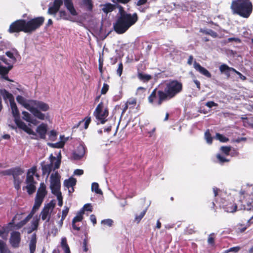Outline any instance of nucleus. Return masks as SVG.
<instances>
[{
    "instance_id": "nucleus-1",
    "label": "nucleus",
    "mask_w": 253,
    "mask_h": 253,
    "mask_svg": "<svg viewBox=\"0 0 253 253\" xmlns=\"http://www.w3.org/2000/svg\"><path fill=\"white\" fill-rule=\"evenodd\" d=\"M119 9L115 22L113 23L114 31L118 34H123L134 25L138 20L136 13L130 14L126 12L120 5H114L108 3L102 5V11L107 14L113 11L116 7Z\"/></svg>"
},
{
    "instance_id": "nucleus-2",
    "label": "nucleus",
    "mask_w": 253,
    "mask_h": 253,
    "mask_svg": "<svg viewBox=\"0 0 253 253\" xmlns=\"http://www.w3.org/2000/svg\"><path fill=\"white\" fill-rule=\"evenodd\" d=\"M44 18L39 17L29 21L18 20L12 23L9 28L10 33L23 31L25 33H31L39 28L43 23Z\"/></svg>"
},
{
    "instance_id": "nucleus-3",
    "label": "nucleus",
    "mask_w": 253,
    "mask_h": 253,
    "mask_svg": "<svg viewBox=\"0 0 253 253\" xmlns=\"http://www.w3.org/2000/svg\"><path fill=\"white\" fill-rule=\"evenodd\" d=\"M182 90V84L181 83L173 80L166 84L164 90H159L158 95L159 97L157 105H160L164 101L169 100L174 97Z\"/></svg>"
},
{
    "instance_id": "nucleus-4",
    "label": "nucleus",
    "mask_w": 253,
    "mask_h": 253,
    "mask_svg": "<svg viewBox=\"0 0 253 253\" xmlns=\"http://www.w3.org/2000/svg\"><path fill=\"white\" fill-rule=\"evenodd\" d=\"M231 7L235 13L246 18L249 17L252 11L251 2L244 0L233 1Z\"/></svg>"
},
{
    "instance_id": "nucleus-5",
    "label": "nucleus",
    "mask_w": 253,
    "mask_h": 253,
    "mask_svg": "<svg viewBox=\"0 0 253 253\" xmlns=\"http://www.w3.org/2000/svg\"><path fill=\"white\" fill-rule=\"evenodd\" d=\"M49 107L46 103L36 100H32V104L30 111L37 118L43 120L45 118L44 114L41 113L40 110L46 111Z\"/></svg>"
},
{
    "instance_id": "nucleus-6",
    "label": "nucleus",
    "mask_w": 253,
    "mask_h": 253,
    "mask_svg": "<svg viewBox=\"0 0 253 253\" xmlns=\"http://www.w3.org/2000/svg\"><path fill=\"white\" fill-rule=\"evenodd\" d=\"M10 105L12 115L14 118V121L17 126L29 134L36 135L35 132L32 129L29 127L25 123L20 120L19 118V112L15 102L14 101L10 104Z\"/></svg>"
},
{
    "instance_id": "nucleus-7",
    "label": "nucleus",
    "mask_w": 253,
    "mask_h": 253,
    "mask_svg": "<svg viewBox=\"0 0 253 253\" xmlns=\"http://www.w3.org/2000/svg\"><path fill=\"white\" fill-rule=\"evenodd\" d=\"M36 171V168L32 167L28 170L27 173V177L26 179V186L23 187V189L26 188L29 194H32L35 192L36 190V182L34 180V175Z\"/></svg>"
},
{
    "instance_id": "nucleus-8",
    "label": "nucleus",
    "mask_w": 253,
    "mask_h": 253,
    "mask_svg": "<svg viewBox=\"0 0 253 253\" xmlns=\"http://www.w3.org/2000/svg\"><path fill=\"white\" fill-rule=\"evenodd\" d=\"M96 119L104 124L106 121V118L108 116V110L104 107L102 102H100L96 108L94 113Z\"/></svg>"
},
{
    "instance_id": "nucleus-9",
    "label": "nucleus",
    "mask_w": 253,
    "mask_h": 253,
    "mask_svg": "<svg viewBox=\"0 0 253 253\" xmlns=\"http://www.w3.org/2000/svg\"><path fill=\"white\" fill-rule=\"evenodd\" d=\"M50 163L49 164L42 165V174H46L47 178L53 167V170L59 168L60 165V160L56 159L55 157L51 156Z\"/></svg>"
},
{
    "instance_id": "nucleus-10",
    "label": "nucleus",
    "mask_w": 253,
    "mask_h": 253,
    "mask_svg": "<svg viewBox=\"0 0 253 253\" xmlns=\"http://www.w3.org/2000/svg\"><path fill=\"white\" fill-rule=\"evenodd\" d=\"M50 185L52 193L60 192L61 186L60 176L58 172L52 173L50 177Z\"/></svg>"
},
{
    "instance_id": "nucleus-11",
    "label": "nucleus",
    "mask_w": 253,
    "mask_h": 253,
    "mask_svg": "<svg viewBox=\"0 0 253 253\" xmlns=\"http://www.w3.org/2000/svg\"><path fill=\"white\" fill-rule=\"evenodd\" d=\"M55 207V203L52 201L44 206L41 212L40 216L42 220H45V222H49L51 217V214Z\"/></svg>"
},
{
    "instance_id": "nucleus-12",
    "label": "nucleus",
    "mask_w": 253,
    "mask_h": 253,
    "mask_svg": "<svg viewBox=\"0 0 253 253\" xmlns=\"http://www.w3.org/2000/svg\"><path fill=\"white\" fill-rule=\"evenodd\" d=\"M12 68V65H9V66L6 67L3 66L1 63H0V78L3 79L10 82H12L13 81L9 79L7 76V74Z\"/></svg>"
},
{
    "instance_id": "nucleus-13",
    "label": "nucleus",
    "mask_w": 253,
    "mask_h": 253,
    "mask_svg": "<svg viewBox=\"0 0 253 253\" xmlns=\"http://www.w3.org/2000/svg\"><path fill=\"white\" fill-rule=\"evenodd\" d=\"M46 194V186L43 183H41L40 187L38 190L35 200L40 201L42 203Z\"/></svg>"
},
{
    "instance_id": "nucleus-14",
    "label": "nucleus",
    "mask_w": 253,
    "mask_h": 253,
    "mask_svg": "<svg viewBox=\"0 0 253 253\" xmlns=\"http://www.w3.org/2000/svg\"><path fill=\"white\" fill-rule=\"evenodd\" d=\"M20 242V234L18 232H13L11 233L10 243L14 248L18 247Z\"/></svg>"
},
{
    "instance_id": "nucleus-15",
    "label": "nucleus",
    "mask_w": 253,
    "mask_h": 253,
    "mask_svg": "<svg viewBox=\"0 0 253 253\" xmlns=\"http://www.w3.org/2000/svg\"><path fill=\"white\" fill-rule=\"evenodd\" d=\"M62 0H55L53 4L49 6L48 13L50 14H55L59 10L60 6L62 4Z\"/></svg>"
},
{
    "instance_id": "nucleus-16",
    "label": "nucleus",
    "mask_w": 253,
    "mask_h": 253,
    "mask_svg": "<svg viewBox=\"0 0 253 253\" xmlns=\"http://www.w3.org/2000/svg\"><path fill=\"white\" fill-rule=\"evenodd\" d=\"M193 66L195 70L200 72L201 74L208 78L211 77V73L206 68L202 67L200 64L197 63L196 61L194 62Z\"/></svg>"
},
{
    "instance_id": "nucleus-17",
    "label": "nucleus",
    "mask_w": 253,
    "mask_h": 253,
    "mask_svg": "<svg viewBox=\"0 0 253 253\" xmlns=\"http://www.w3.org/2000/svg\"><path fill=\"white\" fill-rule=\"evenodd\" d=\"M17 101L24 106L26 109L30 110L32 104V100L27 101L23 96L18 95L16 97Z\"/></svg>"
},
{
    "instance_id": "nucleus-18",
    "label": "nucleus",
    "mask_w": 253,
    "mask_h": 253,
    "mask_svg": "<svg viewBox=\"0 0 253 253\" xmlns=\"http://www.w3.org/2000/svg\"><path fill=\"white\" fill-rule=\"evenodd\" d=\"M85 154V148L83 145H80L77 150L73 153V158L75 160H79L82 158Z\"/></svg>"
},
{
    "instance_id": "nucleus-19",
    "label": "nucleus",
    "mask_w": 253,
    "mask_h": 253,
    "mask_svg": "<svg viewBox=\"0 0 253 253\" xmlns=\"http://www.w3.org/2000/svg\"><path fill=\"white\" fill-rule=\"evenodd\" d=\"M5 54L10 58L9 61L12 64L16 62L17 58L19 56L18 52L16 49H13L12 51H7L6 52Z\"/></svg>"
},
{
    "instance_id": "nucleus-20",
    "label": "nucleus",
    "mask_w": 253,
    "mask_h": 253,
    "mask_svg": "<svg viewBox=\"0 0 253 253\" xmlns=\"http://www.w3.org/2000/svg\"><path fill=\"white\" fill-rule=\"evenodd\" d=\"M47 126L43 123L40 125L37 128L36 131L40 136L41 138L44 139L47 132Z\"/></svg>"
},
{
    "instance_id": "nucleus-21",
    "label": "nucleus",
    "mask_w": 253,
    "mask_h": 253,
    "mask_svg": "<svg viewBox=\"0 0 253 253\" xmlns=\"http://www.w3.org/2000/svg\"><path fill=\"white\" fill-rule=\"evenodd\" d=\"M0 92L1 93V96H2L4 100L5 101H6V100L8 99L10 102V104L14 101V99L12 94L8 92L5 89H0Z\"/></svg>"
},
{
    "instance_id": "nucleus-22",
    "label": "nucleus",
    "mask_w": 253,
    "mask_h": 253,
    "mask_svg": "<svg viewBox=\"0 0 253 253\" xmlns=\"http://www.w3.org/2000/svg\"><path fill=\"white\" fill-rule=\"evenodd\" d=\"M64 5L73 15H77V13L75 9L71 0H64Z\"/></svg>"
},
{
    "instance_id": "nucleus-23",
    "label": "nucleus",
    "mask_w": 253,
    "mask_h": 253,
    "mask_svg": "<svg viewBox=\"0 0 253 253\" xmlns=\"http://www.w3.org/2000/svg\"><path fill=\"white\" fill-rule=\"evenodd\" d=\"M36 243H37L36 235L35 234H34L31 236L30 242L29 243V248H30V253H34V252L36 250Z\"/></svg>"
},
{
    "instance_id": "nucleus-24",
    "label": "nucleus",
    "mask_w": 253,
    "mask_h": 253,
    "mask_svg": "<svg viewBox=\"0 0 253 253\" xmlns=\"http://www.w3.org/2000/svg\"><path fill=\"white\" fill-rule=\"evenodd\" d=\"M76 183V180L75 178L70 177L68 179L65 180L64 182V185L67 188L73 187Z\"/></svg>"
},
{
    "instance_id": "nucleus-25",
    "label": "nucleus",
    "mask_w": 253,
    "mask_h": 253,
    "mask_svg": "<svg viewBox=\"0 0 253 253\" xmlns=\"http://www.w3.org/2000/svg\"><path fill=\"white\" fill-rule=\"evenodd\" d=\"M61 245L62 248L65 252V253H70V249L67 244L66 238L64 237L62 238Z\"/></svg>"
},
{
    "instance_id": "nucleus-26",
    "label": "nucleus",
    "mask_w": 253,
    "mask_h": 253,
    "mask_svg": "<svg viewBox=\"0 0 253 253\" xmlns=\"http://www.w3.org/2000/svg\"><path fill=\"white\" fill-rule=\"evenodd\" d=\"M82 5L88 10H91L92 9L91 0H83Z\"/></svg>"
},
{
    "instance_id": "nucleus-27",
    "label": "nucleus",
    "mask_w": 253,
    "mask_h": 253,
    "mask_svg": "<svg viewBox=\"0 0 253 253\" xmlns=\"http://www.w3.org/2000/svg\"><path fill=\"white\" fill-rule=\"evenodd\" d=\"M14 187L18 190L20 189L21 184L23 181V178H20L19 177H13Z\"/></svg>"
},
{
    "instance_id": "nucleus-28",
    "label": "nucleus",
    "mask_w": 253,
    "mask_h": 253,
    "mask_svg": "<svg viewBox=\"0 0 253 253\" xmlns=\"http://www.w3.org/2000/svg\"><path fill=\"white\" fill-rule=\"evenodd\" d=\"M39 221H40V218L38 217H36L33 218V219L31 222V232L32 231L36 230L38 229Z\"/></svg>"
},
{
    "instance_id": "nucleus-29",
    "label": "nucleus",
    "mask_w": 253,
    "mask_h": 253,
    "mask_svg": "<svg viewBox=\"0 0 253 253\" xmlns=\"http://www.w3.org/2000/svg\"><path fill=\"white\" fill-rule=\"evenodd\" d=\"M33 216V215L30 213L29 215L25 219H24L20 222L18 223L16 225V226L18 227V228L22 227L31 219Z\"/></svg>"
},
{
    "instance_id": "nucleus-30",
    "label": "nucleus",
    "mask_w": 253,
    "mask_h": 253,
    "mask_svg": "<svg viewBox=\"0 0 253 253\" xmlns=\"http://www.w3.org/2000/svg\"><path fill=\"white\" fill-rule=\"evenodd\" d=\"M12 175L13 177H19L20 175H22L24 171L19 168H16L12 169Z\"/></svg>"
},
{
    "instance_id": "nucleus-31",
    "label": "nucleus",
    "mask_w": 253,
    "mask_h": 253,
    "mask_svg": "<svg viewBox=\"0 0 253 253\" xmlns=\"http://www.w3.org/2000/svg\"><path fill=\"white\" fill-rule=\"evenodd\" d=\"M91 190L97 194H102V191L99 188V185L96 182H93L92 183Z\"/></svg>"
},
{
    "instance_id": "nucleus-32",
    "label": "nucleus",
    "mask_w": 253,
    "mask_h": 253,
    "mask_svg": "<svg viewBox=\"0 0 253 253\" xmlns=\"http://www.w3.org/2000/svg\"><path fill=\"white\" fill-rule=\"evenodd\" d=\"M138 78L141 81L147 82L151 79L152 77L149 75L143 74L142 73H139L138 74Z\"/></svg>"
},
{
    "instance_id": "nucleus-33",
    "label": "nucleus",
    "mask_w": 253,
    "mask_h": 253,
    "mask_svg": "<svg viewBox=\"0 0 253 253\" xmlns=\"http://www.w3.org/2000/svg\"><path fill=\"white\" fill-rule=\"evenodd\" d=\"M84 214V210H82L79 212L77 215L73 218L72 221L77 222L81 221L83 218V214Z\"/></svg>"
},
{
    "instance_id": "nucleus-34",
    "label": "nucleus",
    "mask_w": 253,
    "mask_h": 253,
    "mask_svg": "<svg viewBox=\"0 0 253 253\" xmlns=\"http://www.w3.org/2000/svg\"><path fill=\"white\" fill-rule=\"evenodd\" d=\"M0 253H11L7 249L5 243L0 240Z\"/></svg>"
},
{
    "instance_id": "nucleus-35",
    "label": "nucleus",
    "mask_w": 253,
    "mask_h": 253,
    "mask_svg": "<svg viewBox=\"0 0 253 253\" xmlns=\"http://www.w3.org/2000/svg\"><path fill=\"white\" fill-rule=\"evenodd\" d=\"M42 203V202H41L40 201L35 200V204L33 207V209L30 213L33 215L35 214V213L39 209Z\"/></svg>"
},
{
    "instance_id": "nucleus-36",
    "label": "nucleus",
    "mask_w": 253,
    "mask_h": 253,
    "mask_svg": "<svg viewBox=\"0 0 253 253\" xmlns=\"http://www.w3.org/2000/svg\"><path fill=\"white\" fill-rule=\"evenodd\" d=\"M205 138L208 143L211 144L212 143V138L211 135L210 130L209 129H208L205 133Z\"/></svg>"
},
{
    "instance_id": "nucleus-37",
    "label": "nucleus",
    "mask_w": 253,
    "mask_h": 253,
    "mask_svg": "<svg viewBox=\"0 0 253 253\" xmlns=\"http://www.w3.org/2000/svg\"><path fill=\"white\" fill-rule=\"evenodd\" d=\"M201 31L203 32L207 35L211 36L213 38H216L217 37V34L215 32L211 29L204 31H202V30H201Z\"/></svg>"
},
{
    "instance_id": "nucleus-38",
    "label": "nucleus",
    "mask_w": 253,
    "mask_h": 253,
    "mask_svg": "<svg viewBox=\"0 0 253 253\" xmlns=\"http://www.w3.org/2000/svg\"><path fill=\"white\" fill-rule=\"evenodd\" d=\"M156 95H157V90H156V89H155L152 91V92L151 93V94L148 97V100L150 103H152L153 102L154 99L156 98Z\"/></svg>"
},
{
    "instance_id": "nucleus-39",
    "label": "nucleus",
    "mask_w": 253,
    "mask_h": 253,
    "mask_svg": "<svg viewBox=\"0 0 253 253\" xmlns=\"http://www.w3.org/2000/svg\"><path fill=\"white\" fill-rule=\"evenodd\" d=\"M215 138L222 142H226L229 140L227 138L219 133L216 134Z\"/></svg>"
},
{
    "instance_id": "nucleus-40",
    "label": "nucleus",
    "mask_w": 253,
    "mask_h": 253,
    "mask_svg": "<svg viewBox=\"0 0 253 253\" xmlns=\"http://www.w3.org/2000/svg\"><path fill=\"white\" fill-rule=\"evenodd\" d=\"M53 194L57 197V200L58 201V205L60 207L62 206L63 205V201L61 192L60 191L54 193Z\"/></svg>"
},
{
    "instance_id": "nucleus-41",
    "label": "nucleus",
    "mask_w": 253,
    "mask_h": 253,
    "mask_svg": "<svg viewBox=\"0 0 253 253\" xmlns=\"http://www.w3.org/2000/svg\"><path fill=\"white\" fill-rule=\"evenodd\" d=\"M23 114V119L25 121H27V122H29L31 119L32 118V117L31 115L27 112L26 111H23L22 112Z\"/></svg>"
},
{
    "instance_id": "nucleus-42",
    "label": "nucleus",
    "mask_w": 253,
    "mask_h": 253,
    "mask_svg": "<svg viewBox=\"0 0 253 253\" xmlns=\"http://www.w3.org/2000/svg\"><path fill=\"white\" fill-rule=\"evenodd\" d=\"M241 249L239 246L234 247L230 248L229 249L225 251V253H228L230 252L238 253Z\"/></svg>"
},
{
    "instance_id": "nucleus-43",
    "label": "nucleus",
    "mask_w": 253,
    "mask_h": 253,
    "mask_svg": "<svg viewBox=\"0 0 253 253\" xmlns=\"http://www.w3.org/2000/svg\"><path fill=\"white\" fill-rule=\"evenodd\" d=\"M146 211V210H145L140 213L139 215H136L135 216V220L136 221H137V223L139 222L141 219L143 218V217L144 216Z\"/></svg>"
},
{
    "instance_id": "nucleus-44",
    "label": "nucleus",
    "mask_w": 253,
    "mask_h": 253,
    "mask_svg": "<svg viewBox=\"0 0 253 253\" xmlns=\"http://www.w3.org/2000/svg\"><path fill=\"white\" fill-rule=\"evenodd\" d=\"M220 150L225 154L228 155L231 150V147L229 146H222L220 148Z\"/></svg>"
},
{
    "instance_id": "nucleus-45",
    "label": "nucleus",
    "mask_w": 253,
    "mask_h": 253,
    "mask_svg": "<svg viewBox=\"0 0 253 253\" xmlns=\"http://www.w3.org/2000/svg\"><path fill=\"white\" fill-rule=\"evenodd\" d=\"M113 220L111 219H107L101 221V223L104 225H106L111 227L113 224Z\"/></svg>"
},
{
    "instance_id": "nucleus-46",
    "label": "nucleus",
    "mask_w": 253,
    "mask_h": 253,
    "mask_svg": "<svg viewBox=\"0 0 253 253\" xmlns=\"http://www.w3.org/2000/svg\"><path fill=\"white\" fill-rule=\"evenodd\" d=\"M237 205H234L230 207H228L226 209V211L228 212H234L237 210Z\"/></svg>"
},
{
    "instance_id": "nucleus-47",
    "label": "nucleus",
    "mask_w": 253,
    "mask_h": 253,
    "mask_svg": "<svg viewBox=\"0 0 253 253\" xmlns=\"http://www.w3.org/2000/svg\"><path fill=\"white\" fill-rule=\"evenodd\" d=\"M48 145L53 147L62 148L63 147V146L64 145V143L63 142L61 141V142L56 143L55 144L48 143Z\"/></svg>"
},
{
    "instance_id": "nucleus-48",
    "label": "nucleus",
    "mask_w": 253,
    "mask_h": 253,
    "mask_svg": "<svg viewBox=\"0 0 253 253\" xmlns=\"http://www.w3.org/2000/svg\"><path fill=\"white\" fill-rule=\"evenodd\" d=\"M229 67L226 64H222L219 67V70L221 73L229 71Z\"/></svg>"
},
{
    "instance_id": "nucleus-49",
    "label": "nucleus",
    "mask_w": 253,
    "mask_h": 253,
    "mask_svg": "<svg viewBox=\"0 0 253 253\" xmlns=\"http://www.w3.org/2000/svg\"><path fill=\"white\" fill-rule=\"evenodd\" d=\"M216 157H217V159L219 161L220 163H223L224 162H229V160H228L226 158L221 156L219 154L217 155Z\"/></svg>"
},
{
    "instance_id": "nucleus-50",
    "label": "nucleus",
    "mask_w": 253,
    "mask_h": 253,
    "mask_svg": "<svg viewBox=\"0 0 253 253\" xmlns=\"http://www.w3.org/2000/svg\"><path fill=\"white\" fill-rule=\"evenodd\" d=\"M109 89V85L107 84H104L103 87L101 89V93L103 94H105Z\"/></svg>"
},
{
    "instance_id": "nucleus-51",
    "label": "nucleus",
    "mask_w": 253,
    "mask_h": 253,
    "mask_svg": "<svg viewBox=\"0 0 253 253\" xmlns=\"http://www.w3.org/2000/svg\"><path fill=\"white\" fill-rule=\"evenodd\" d=\"M68 212H69V208H68L67 207H66L65 209L62 211L61 219L64 220V219L66 217Z\"/></svg>"
},
{
    "instance_id": "nucleus-52",
    "label": "nucleus",
    "mask_w": 253,
    "mask_h": 253,
    "mask_svg": "<svg viewBox=\"0 0 253 253\" xmlns=\"http://www.w3.org/2000/svg\"><path fill=\"white\" fill-rule=\"evenodd\" d=\"M123 69V64L122 63L119 64V67L117 70V74L120 77L122 74Z\"/></svg>"
},
{
    "instance_id": "nucleus-53",
    "label": "nucleus",
    "mask_w": 253,
    "mask_h": 253,
    "mask_svg": "<svg viewBox=\"0 0 253 253\" xmlns=\"http://www.w3.org/2000/svg\"><path fill=\"white\" fill-rule=\"evenodd\" d=\"M84 121L85 122L84 128L85 129H86L88 127L89 123H90L91 118L90 117H86L85 118Z\"/></svg>"
},
{
    "instance_id": "nucleus-54",
    "label": "nucleus",
    "mask_w": 253,
    "mask_h": 253,
    "mask_svg": "<svg viewBox=\"0 0 253 253\" xmlns=\"http://www.w3.org/2000/svg\"><path fill=\"white\" fill-rule=\"evenodd\" d=\"M84 121L85 122L84 128L85 129H86L88 127L89 123H90L91 118L90 117H86L85 118Z\"/></svg>"
},
{
    "instance_id": "nucleus-55",
    "label": "nucleus",
    "mask_w": 253,
    "mask_h": 253,
    "mask_svg": "<svg viewBox=\"0 0 253 253\" xmlns=\"http://www.w3.org/2000/svg\"><path fill=\"white\" fill-rule=\"evenodd\" d=\"M0 60H1L3 63L7 65V66H9V65H13V64L10 62H8L7 59L3 56H0Z\"/></svg>"
},
{
    "instance_id": "nucleus-56",
    "label": "nucleus",
    "mask_w": 253,
    "mask_h": 253,
    "mask_svg": "<svg viewBox=\"0 0 253 253\" xmlns=\"http://www.w3.org/2000/svg\"><path fill=\"white\" fill-rule=\"evenodd\" d=\"M83 210H84V211L85 210L87 211H92V206L89 204H85L84 206V209Z\"/></svg>"
},
{
    "instance_id": "nucleus-57",
    "label": "nucleus",
    "mask_w": 253,
    "mask_h": 253,
    "mask_svg": "<svg viewBox=\"0 0 253 253\" xmlns=\"http://www.w3.org/2000/svg\"><path fill=\"white\" fill-rule=\"evenodd\" d=\"M206 105L209 108H211L213 106H217V104L213 101H209L206 103Z\"/></svg>"
},
{
    "instance_id": "nucleus-58",
    "label": "nucleus",
    "mask_w": 253,
    "mask_h": 253,
    "mask_svg": "<svg viewBox=\"0 0 253 253\" xmlns=\"http://www.w3.org/2000/svg\"><path fill=\"white\" fill-rule=\"evenodd\" d=\"M56 136V132L54 130H51L50 132V138L51 140H53Z\"/></svg>"
},
{
    "instance_id": "nucleus-59",
    "label": "nucleus",
    "mask_w": 253,
    "mask_h": 253,
    "mask_svg": "<svg viewBox=\"0 0 253 253\" xmlns=\"http://www.w3.org/2000/svg\"><path fill=\"white\" fill-rule=\"evenodd\" d=\"M29 123L35 126H37L39 124V121H37L36 119L32 117Z\"/></svg>"
},
{
    "instance_id": "nucleus-60",
    "label": "nucleus",
    "mask_w": 253,
    "mask_h": 253,
    "mask_svg": "<svg viewBox=\"0 0 253 253\" xmlns=\"http://www.w3.org/2000/svg\"><path fill=\"white\" fill-rule=\"evenodd\" d=\"M213 235V234L210 235L208 238V242L210 244H213L214 243V238L212 237Z\"/></svg>"
},
{
    "instance_id": "nucleus-61",
    "label": "nucleus",
    "mask_w": 253,
    "mask_h": 253,
    "mask_svg": "<svg viewBox=\"0 0 253 253\" xmlns=\"http://www.w3.org/2000/svg\"><path fill=\"white\" fill-rule=\"evenodd\" d=\"M246 210L248 211L253 210V201L252 203L250 202L247 203Z\"/></svg>"
},
{
    "instance_id": "nucleus-62",
    "label": "nucleus",
    "mask_w": 253,
    "mask_h": 253,
    "mask_svg": "<svg viewBox=\"0 0 253 253\" xmlns=\"http://www.w3.org/2000/svg\"><path fill=\"white\" fill-rule=\"evenodd\" d=\"M60 16L61 17H62L63 19H67L68 18L67 17L66 13L64 11H61L60 12Z\"/></svg>"
},
{
    "instance_id": "nucleus-63",
    "label": "nucleus",
    "mask_w": 253,
    "mask_h": 253,
    "mask_svg": "<svg viewBox=\"0 0 253 253\" xmlns=\"http://www.w3.org/2000/svg\"><path fill=\"white\" fill-rule=\"evenodd\" d=\"M12 169L6 170L2 172L3 175H12Z\"/></svg>"
},
{
    "instance_id": "nucleus-64",
    "label": "nucleus",
    "mask_w": 253,
    "mask_h": 253,
    "mask_svg": "<svg viewBox=\"0 0 253 253\" xmlns=\"http://www.w3.org/2000/svg\"><path fill=\"white\" fill-rule=\"evenodd\" d=\"M90 219L91 221L93 223V224H95L96 223V217L94 215L91 214L90 216Z\"/></svg>"
}]
</instances>
